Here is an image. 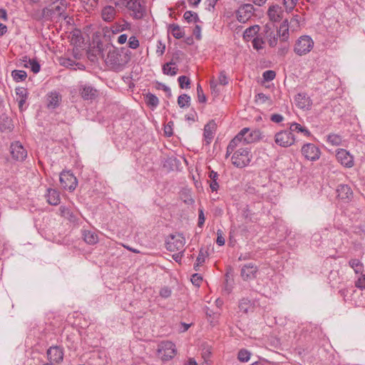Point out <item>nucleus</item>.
<instances>
[{"label": "nucleus", "mask_w": 365, "mask_h": 365, "mask_svg": "<svg viewBox=\"0 0 365 365\" xmlns=\"http://www.w3.org/2000/svg\"><path fill=\"white\" fill-rule=\"evenodd\" d=\"M46 197L48 203L51 205H57L60 203L61 197L59 192L55 189L48 188Z\"/></svg>", "instance_id": "24"}, {"label": "nucleus", "mask_w": 365, "mask_h": 365, "mask_svg": "<svg viewBox=\"0 0 365 365\" xmlns=\"http://www.w3.org/2000/svg\"><path fill=\"white\" fill-rule=\"evenodd\" d=\"M10 153L12 158L16 160H24L27 156V152L19 141H15L11 144Z\"/></svg>", "instance_id": "16"}, {"label": "nucleus", "mask_w": 365, "mask_h": 365, "mask_svg": "<svg viewBox=\"0 0 365 365\" xmlns=\"http://www.w3.org/2000/svg\"><path fill=\"white\" fill-rule=\"evenodd\" d=\"M171 289L167 287H163L160 291V295L163 298H168L171 295Z\"/></svg>", "instance_id": "57"}, {"label": "nucleus", "mask_w": 365, "mask_h": 365, "mask_svg": "<svg viewBox=\"0 0 365 365\" xmlns=\"http://www.w3.org/2000/svg\"><path fill=\"white\" fill-rule=\"evenodd\" d=\"M183 18L187 23H191L192 21L196 23L200 20L197 14L192 11H185L183 15Z\"/></svg>", "instance_id": "41"}, {"label": "nucleus", "mask_w": 365, "mask_h": 365, "mask_svg": "<svg viewBox=\"0 0 365 365\" xmlns=\"http://www.w3.org/2000/svg\"><path fill=\"white\" fill-rule=\"evenodd\" d=\"M281 42H287L289 38L288 21L285 19L276 30Z\"/></svg>", "instance_id": "20"}, {"label": "nucleus", "mask_w": 365, "mask_h": 365, "mask_svg": "<svg viewBox=\"0 0 365 365\" xmlns=\"http://www.w3.org/2000/svg\"><path fill=\"white\" fill-rule=\"evenodd\" d=\"M270 120L274 123H279L284 120V117L281 114L274 113L271 115Z\"/></svg>", "instance_id": "59"}, {"label": "nucleus", "mask_w": 365, "mask_h": 365, "mask_svg": "<svg viewBox=\"0 0 365 365\" xmlns=\"http://www.w3.org/2000/svg\"><path fill=\"white\" fill-rule=\"evenodd\" d=\"M336 158L343 166L350 168L354 165V156L345 149H339L336 153Z\"/></svg>", "instance_id": "15"}, {"label": "nucleus", "mask_w": 365, "mask_h": 365, "mask_svg": "<svg viewBox=\"0 0 365 365\" xmlns=\"http://www.w3.org/2000/svg\"><path fill=\"white\" fill-rule=\"evenodd\" d=\"M262 77L264 81H271L276 77V73L272 70H267L263 73Z\"/></svg>", "instance_id": "49"}, {"label": "nucleus", "mask_w": 365, "mask_h": 365, "mask_svg": "<svg viewBox=\"0 0 365 365\" xmlns=\"http://www.w3.org/2000/svg\"><path fill=\"white\" fill-rule=\"evenodd\" d=\"M193 34L197 39L200 40L201 38V27L199 25L195 26L193 30Z\"/></svg>", "instance_id": "64"}, {"label": "nucleus", "mask_w": 365, "mask_h": 365, "mask_svg": "<svg viewBox=\"0 0 365 365\" xmlns=\"http://www.w3.org/2000/svg\"><path fill=\"white\" fill-rule=\"evenodd\" d=\"M218 173L214 170H211L209 173V178L211 180L210 183V187L212 192L217 191L219 188V184L217 182Z\"/></svg>", "instance_id": "33"}, {"label": "nucleus", "mask_w": 365, "mask_h": 365, "mask_svg": "<svg viewBox=\"0 0 365 365\" xmlns=\"http://www.w3.org/2000/svg\"><path fill=\"white\" fill-rule=\"evenodd\" d=\"M281 8L279 6L274 5L269 8L267 14L272 21H278L280 20Z\"/></svg>", "instance_id": "28"}, {"label": "nucleus", "mask_w": 365, "mask_h": 365, "mask_svg": "<svg viewBox=\"0 0 365 365\" xmlns=\"http://www.w3.org/2000/svg\"><path fill=\"white\" fill-rule=\"evenodd\" d=\"M302 155L308 160L316 161L321 155L320 149L313 143H306L301 149Z\"/></svg>", "instance_id": "11"}, {"label": "nucleus", "mask_w": 365, "mask_h": 365, "mask_svg": "<svg viewBox=\"0 0 365 365\" xmlns=\"http://www.w3.org/2000/svg\"><path fill=\"white\" fill-rule=\"evenodd\" d=\"M254 11V6L252 4H245L237 11V19L241 23H245L252 16Z\"/></svg>", "instance_id": "14"}, {"label": "nucleus", "mask_w": 365, "mask_h": 365, "mask_svg": "<svg viewBox=\"0 0 365 365\" xmlns=\"http://www.w3.org/2000/svg\"><path fill=\"white\" fill-rule=\"evenodd\" d=\"M254 307V302L248 298H242L239 302L240 311L247 314Z\"/></svg>", "instance_id": "25"}, {"label": "nucleus", "mask_w": 365, "mask_h": 365, "mask_svg": "<svg viewBox=\"0 0 365 365\" xmlns=\"http://www.w3.org/2000/svg\"><path fill=\"white\" fill-rule=\"evenodd\" d=\"M128 51L125 48L119 49L113 47L107 54L106 62L114 66H120L129 61L130 55L128 54Z\"/></svg>", "instance_id": "1"}, {"label": "nucleus", "mask_w": 365, "mask_h": 365, "mask_svg": "<svg viewBox=\"0 0 365 365\" xmlns=\"http://www.w3.org/2000/svg\"><path fill=\"white\" fill-rule=\"evenodd\" d=\"M81 94L84 100H93L98 96V91L90 85H84L81 89Z\"/></svg>", "instance_id": "21"}, {"label": "nucleus", "mask_w": 365, "mask_h": 365, "mask_svg": "<svg viewBox=\"0 0 365 365\" xmlns=\"http://www.w3.org/2000/svg\"><path fill=\"white\" fill-rule=\"evenodd\" d=\"M252 46L256 50H259L263 48V45L264 43V41L262 38L255 37L252 40Z\"/></svg>", "instance_id": "48"}, {"label": "nucleus", "mask_w": 365, "mask_h": 365, "mask_svg": "<svg viewBox=\"0 0 365 365\" xmlns=\"http://www.w3.org/2000/svg\"><path fill=\"white\" fill-rule=\"evenodd\" d=\"M178 103L180 108L189 107L190 105V97L187 94H182L178 98Z\"/></svg>", "instance_id": "43"}, {"label": "nucleus", "mask_w": 365, "mask_h": 365, "mask_svg": "<svg viewBox=\"0 0 365 365\" xmlns=\"http://www.w3.org/2000/svg\"><path fill=\"white\" fill-rule=\"evenodd\" d=\"M130 29V24L125 19H122L120 21L115 22L110 27V29L113 34L120 33L125 30H129Z\"/></svg>", "instance_id": "23"}, {"label": "nucleus", "mask_w": 365, "mask_h": 365, "mask_svg": "<svg viewBox=\"0 0 365 365\" xmlns=\"http://www.w3.org/2000/svg\"><path fill=\"white\" fill-rule=\"evenodd\" d=\"M158 89H162L163 91H165L167 94V96L168 98H170L171 96H172V93H171V90L170 88L167 86L166 85L163 84V83H158Z\"/></svg>", "instance_id": "58"}, {"label": "nucleus", "mask_w": 365, "mask_h": 365, "mask_svg": "<svg viewBox=\"0 0 365 365\" xmlns=\"http://www.w3.org/2000/svg\"><path fill=\"white\" fill-rule=\"evenodd\" d=\"M251 149L248 147L239 148L232 156V163L237 168L247 166L252 160Z\"/></svg>", "instance_id": "2"}, {"label": "nucleus", "mask_w": 365, "mask_h": 365, "mask_svg": "<svg viewBox=\"0 0 365 365\" xmlns=\"http://www.w3.org/2000/svg\"><path fill=\"white\" fill-rule=\"evenodd\" d=\"M203 135L207 144H210L214 138V127H211L210 124H206L204 128Z\"/></svg>", "instance_id": "37"}, {"label": "nucleus", "mask_w": 365, "mask_h": 365, "mask_svg": "<svg viewBox=\"0 0 365 365\" xmlns=\"http://www.w3.org/2000/svg\"><path fill=\"white\" fill-rule=\"evenodd\" d=\"M216 243L219 246H222L225 243V238L222 237V231L220 230H217V240H216Z\"/></svg>", "instance_id": "60"}, {"label": "nucleus", "mask_w": 365, "mask_h": 365, "mask_svg": "<svg viewBox=\"0 0 365 365\" xmlns=\"http://www.w3.org/2000/svg\"><path fill=\"white\" fill-rule=\"evenodd\" d=\"M145 98L146 104L152 108H156L159 104L158 98L151 93H147L145 96Z\"/></svg>", "instance_id": "31"}, {"label": "nucleus", "mask_w": 365, "mask_h": 365, "mask_svg": "<svg viewBox=\"0 0 365 365\" xmlns=\"http://www.w3.org/2000/svg\"><path fill=\"white\" fill-rule=\"evenodd\" d=\"M123 8L130 11V15L134 19H141L145 14V8L141 4V0H127Z\"/></svg>", "instance_id": "5"}, {"label": "nucleus", "mask_w": 365, "mask_h": 365, "mask_svg": "<svg viewBox=\"0 0 365 365\" xmlns=\"http://www.w3.org/2000/svg\"><path fill=\"white\" fill-rule=\"evenodd\" d=\"M191 281L193 284L199 287L202 281V277L200 274L196 273L192 275Z\"/></svg>", "instance_id": "56"}, {"label": "nucleus", "mask_w": 365, "mask_h": 365, "mask_svg": "<svg viewBox=\"0 0 365 365\" xmlns=\"http://www.w3.org/2000/svg\"><path fill=\"white\" fill-rule=\"evenodd\" d=\"M219 83L222 86H226L228 84V78L227 76L226 72L225 71H222L220 73L218 77Z\"/></svg>", "instance_id": "53"}, {"label": "nucleus", "mask_w": 365, "mask_h": 365, "mask_svg": "<svg viewBox=\"0 0 365 365\" xmlns=\"http://www.w3.org/2000/svg\"><path fill=\"white\" fill-rule=\"evenodd\" d=\"M59 180L61 187L70 192L73 191L78 185L76 178L70 171H62L60 174Z\"/></svg>", "instance_id": "10"}, {"label": "nucleus", "mask_w": 365, "mask_h": 365, "mask_svg": "<svg viewBox=\"0 0 365 365\" xmlns=\"http://www.w3.org/2000/svg\"><path fill=\"white\" fill-rule=\"evenodd\" d=\"M255 103L258 105L267 103L268 106H271L272 101L269 96L259 93L255 96Z\"/></svg>", "instance_id": "34"}, {"label": "nucleus", "mask_w": 365, "mask_h": 365, "mask_svg": "<svg viewBox=\"0 0 365 365\" xmlns=\"http://www.w3.org/2000/svg\"><path fill=\"white\" fill-rule=\"evenodd\" d=\"M259 31L258 25L252 26L245 29L243 34V37L245 40L249 41L251 38L254 37Z\"/></svg>", "instance_id": "32"}, {"label": "nucleus", "mask_w": 365, "mask_h": 365, "mask_svg": "<svg viewBox=\"0 0 365 365\" xmlns=\"http://www.w3.org/2000/svg\"><path fill=\"white\" fill-rule=\"evenodd\" d=\"M275 143L282 148H287L295 143V137L289 130H281L274 135Z\"/></svg>", "instance_id": "8"}, {"label": "nucleus", "mask_w": 365, "mask_h": 365, "mask_svg": "<svg viewBox=\"0 0 365 365\" xmlns=\"http://www.w3.org/2000/svg\"><path fill=\"white\" fill-rule=\"evenodd\" d=\"M264 34L269 46L272 48L275 47L277 44L278 34L272 23L265 24L264 26Z\"/></svg>", "instance_id": "13"}, {"label": "nucleus", "mask_w": 365, "mask_h": 365, "mask_svg": "<svg viewBox=\"0 0 365 365\" xmlns=\"http://www.w3.org/2000/svg\"><path fill=\"white\" fill-rule=\"evenodd\" d=\"M61 215L70 221H74L76 219L73 212L66 206H61L59 208Z\"/></svg>", "instance_id": "38"}, {"label": "nucleus", "mask_w": 365, "mask_h": 365, "mask_svg": "<svg viewBox=\"0 0 365 365\" xmlns=\"http://www.w3.org/2000/svg\"><path fill=\"white\" fill-rule=\"evenodd\" d=\"M314 46V41L309 36H302L297 41L294 51L299 56L309 53Z\"/></svg>", "instance_id": "7"}, {"label": "nucleus", "mask_w": 365, "mask_h": 365, "mask_svg": "<svg viewBox=\"0 0 365 365\" xmlns=\"http://www.w3.org/2000/svg\"><path fill=\"white\" fill-rule=\"evenodd\" d=\"M296 106L301 109H309L312 106V101L306 93H299L295 96Z\"/></svg>", "instance_id": "17"}, {"label": "nucleus", "mask_w": 365, "mask_h": 365, "mask_svg": "<svg viewBox=\"0 0 365 365\" xmlns=\"http://www.w3.org/2000/svg\"><path fill=\"white\" fill-rule=\"evenodd\" d=\"M13 79L16 82L24 81L27 77V73L24 71L14 70L11 72Z\"/></svg>", "instance_id": "39"}, {"label": "nucleus", "mask_w": 365, "mask_h": 365, "mask_svg": "<svg viewBox=\"0 0 365 365\" xmlns=\"http://www.w3.org/2000/svg\"><path fill=\"white\" fill-rule=\"evenodd\" d=\"M297 0H284V4L287 9H292L297 4Z\"/></svg>", "instance_id": "62"}, {"label": "nucleus", "mask_w": 365, "mask_h": 365, "mask_svg": "<svg viewBox=\"0 0 365 365\" xmlns=\"http://www.w3.org/2000/svg\"><path fill=\"white\" fill-rule=\"evenodd\" d=\"M258 270V267L255 264L250 262L242 267L240 276L244 281H250L257 277Z\"/></svg>", "instance_id": "12"}, {"label": "nucleus", "mask_w": 365, "mask_h": 365, "mask_svg": "<svg viewBox=\"0 0 365 365\" xmlns=\"http://www.w3.org/2000/svg\"><path fill=\"white\" fill-rule=\"evenodd\" d=\"M205 314L207 317V320L213 326L217 322L220 315V313L214 312L208 307L206 308Z\"/></svg>", "instance_id": "36"}, {"label": "nucleus", "mask_w": 365, "mask_h": 365, "mask_svg": "<svg viewBox=\"0 0 365 365\" xmlns=\"http://www.w3.org/2000/svg\"><path fill=\"white\" fill-rule=\"evenodd\" d=\"M262 133L259 130L256 129L251 130L249 128H242L235 137H239L237 144L240 146L252 143L261 138Z\"/></svg>", "instance_id": "3"}, {"label": "nucleus", "mask_w": 365, "mask_h": 365, "mask_svg": "<svg viewBox=\"0 0 365 365\" xmlns=\"http://www.w3.org/2000/svg\"><path fill=\"white\" fill-rule=\"evenodd\" d=\"M303 128V126H302L299 123H292L290 126L289 130L291 131L292 133L294 132L297 133H301Z\"/></svg>", "instance_id": "55"}, {"label": "nucleus", "mask_w": 365, "mask_h": 365, "mask_svg": "<svg viewBox=\"0 0 365 365\" xmlns=\"http://www.w3.org/2000/svg\"><path fill=\"white\" fill-rule=\"evenodd\" d=\"M16 94L18 96L17 99L23 98V99H27L28 98V92L26 89L24 88H18L16 89Z\"/></svg>", "instance_id": "52"}, {"label": "nucleus", "mask_w": 365, "mask_h": 365, "mask_svg": "<svg viewBox=\"0 0 365 365\" xmlns=\"http://www.w3.org/2000/svg\"><path fill=\"white\" fill-rule=\"evenodd\" d=\"M158 356L163 361L173 359L176 354L175 345L170 341H162L158 346Z\"/></svg>", "instance_id": "4"}, {"label": "nucleus", "mask_w": 365, "mask_h": 365, "mask_svg": "<svg viewBox=\"0 0 365 365\" xmlns=\"http://www.w3.org/2000/svg\"><path fill=\"white\" fill-rule=\"evenodd\" d=\"M251 354L246 349H241L238 352L237 359L242 362H247L250 358Z\"/></svg>", "instance_id": "45"}, {"label": "nucleus", "mask_w": 365, "mask_h": 365, "mask_svg": "<svg viewBox=\"0 0 365 365\" xmlns=\"http://www.w3.org/2000/svg\"><path fill=\"white\" fill-rule=\"evenodd\" d=\"M289 49V43L287 42H281L280 41V46L278 48L277 53L278 55L281 56H284L287 54Z\"/></svg>", "instance_id": "47"}, {"label": "nucleus", "mask_w": 365, "mask_h": 365, "mask_svg": "<svg viewBox=\"0 0 365 365\" xmlns=\"http://www.w3.org/2000/svg\"><path fill=\"white\" fill-rule=\"evenodd\" d=\"M349 266L354 270L356 274L361 273L363 271V264L357 259H351L349 262Z\"/></svg>", "instance_id": "40"}, {"label": "nucleus", "mask_w": 365, "mask_h": 365, "mask_svg": "<svg viewBox=\"0 0 365 365\" xmlns=\"http://www.w3.org/2000/svg\"><path fill=\"white\" fill-rule=\"evenodd\" d=\"M176 64L175 61L171 60L170 62L165 63L163 66V73L165 75L174 76L177 74L178 68L177 67H172Z\"/></svg>", "instance_id": "27"}, {"label": "nucleus", "mask_w": 365, "mask_h": 365, "mask_svg": "<svg viewBox=\"0 0 365 365\" xmlns=\"http://www.w3.org/2000/svg\"><path fill=\"white\" fill-rule=\"evenodd\" d=\"M168 30L171 32L173 37L177 39L182 38L185 35V32L182 31V29L175 24H170L169 26Z\"/></svg>", "instance_id": "30"}, {"label": "nucleus", "mask_w": 365, "mask_h": 365, "mask_svg": "<svg viewBox=\"0 0 365 365\" xmlns=\"http://www.w3.org/2000/svg\"><path fill=\"white\" fill-rule=\"evenodd\" d=\"M205 218L203 210L200 209V210H199L198 223H197L198 226L200 227H202L205 223Z\"/></svg>", "instance_id": "61"}, {"label": "nucleus", "mask_w": 365, "mask_h": 365, "mask_svg": "<svg viewBox=\"0 0 365 365\" xmlns=\"http://www.w3.org/2000/svg\"><path fill=\"white\" fill-rule=\"evenodd\" d=\"M185 239L180 233L170 235L166 240V248L170 252L184 250Z\"/></svg>", "instance_id": "6"}, {"label": "nucleus", "mask_w": 365, "mask_h": 365, "mask_svg": "<svg viewBox=\"0 0 365 365\" xmlns=\"http://www.w3.org/2000/svg\"><path fill=\"white\" fill-rule=\"evenodd\" d=\"M22 61L25 63L24 66L26 67H29L34 73L39 72L41 66L36 59H31L27 56H24L23 57Z\"/></svg>", "instance_id": "26"}, {"label": "nucleus", "mask_w": 365, "mask_h": 365, "mask_svg": "<svg viewBox=\"0 0 365 365\" xmlns=\"http://www.w3.org/2000/svg\"><path fill=\"white\" fill-rule=\"evenodd\" d=\"M211 355V351L209 348H204L202 349V356L205 359V361H207Z\"/></svg>", "instance_id": "63"}, {"label": "nucleus", "mask_w": 365, "mask_h": 365, "mask_svg": "<svg viewBox=\"0 0 365 365\" xmlns=\"http://www.w3.org/2000/svg\"><path fill=\"white\" fill-rule=\"evenodd\" d=\"M239 140V137H235L230 140L227 147L226 158H227L235 150V148L240 147V145L237 144Z\"/></svg>", "instance_id": "42"}, {"label": "nucleus", "mask_w": 365, "mask_h": 365, "mask_svg": "<svg viewBox=\"0 0 365 365\" xmlns=\"http://www.w3.org/2000/svg\"><path fill=\"white\" fill-rule=\"evenodd\" d=\"M207 256V252L205 251L203 248H201L194 264V269L195 271H197L199 269V267L205 262Z\"/></svg>", "instance_id": "35"}, {"label": "nucleus", "mask_w": 365, "mask_h": 365, "mask_svg": "<svg viewBox=\"0 0 365 365\" xmlns=\"http://www.w3.org/2000/svg\"><path fill=\"white\" fill-rule=\"evenodd\" d=\"M178 81L180 88H188L190 87V81L188 77L185 76H180Z\"/></svg>", "instance_id": "46"}, {"label": "nucleus", "mask_w": 365, "mask_h": 365, "mask_svg": "<svg viewBox=\"0 0 365 365\" xmlns=\"http://www.w3.org/2000/svg\"><path fill=\"white\" fill-rule=\"evenodd\" d=\"M48 108L54 109L57 108L61 101V95L56 91L51 92L47 96Z\"/></svg>", "instance_id": "22"}, {"label": "nucleus", "mask_w": 365, "mask_h": 365, "mask_svg": "<svg viewBox=\"0 0 365 365\" xmlns=\"http://www.w3.org/2000/svg\"><path fill=\"white\" fill-rule=\"evenodd\" d=\"M327 142L333 145H339L341 143V138L336 134H329L327 136Z\"/></svg>", "instance_id": "44"}, {"label": "nucleus", "mask_w": 365, "mask_h": 365, "mask_svg": "<svg viewBox=\"0 0 365 365\" xmlns=\"http://www.w3.org/2000/svg\"><path fill=\"white\" fill-rule=\"evenodd\" d=\"M46 356L48 363L54 364H60L63 361L64 349L61 346H51L46 351Z\"/></svg>", "instance_id": "9"}, {"label": "nucleus", "mask_w": 365, "mask_h": 365, "mask_svg": "<svg viewBox=\"0 0 365 365\" xmlns=\"http://www.w3.org/2000/svg\"><path fill=\"white\" fill-rule=\"evenodd\" d=\"M197 93L198 101L200 103H205L206 100H207L206 96L204 94L202 88L200 84H197Z\"/></svg>", "instance_id": "50"}, {"label": "nucleus", "mask_w": 365, "mask_h": 365, "mask_svg": "<svg viewBox=\"0 0 365 365\" xmlns=\"http://www.w3.org/2000/svg\"><path fill=\"white\" fill-rule=\"evenodd\" d=\"M355 286L360 289H365V274H362L355 282Z\"/></svg>", "instance_id": "54"}, {"label": "nucleus", "mask_w": 365, "mask_h": 365, "mask_svg": "<svg viewBox=\"0 0 365 365\" xmlns=\"http://www.w3.org/2000/svg\"><path fill=\"white\" fill-rule=\"evenodd\" d=\"M140 43L136 36H132L128 39V46L132 49H136L138 48Z\"/></svg>", "instance_id": "51"}, {"label": "nucleus", "mask_w": 365, "mask_h": 365, "mask_svg": "<svg viewBox=\"0 0 365 365\" xmlns=\"http://www.w3.org/2000/svg\"><path fill=\"white\" fill-rule=\"evenodd\" d=\"M117 15L115 6L107 5L102 8L101 16L103 21L112 22Z\"/></svg>", "instance_id": "18"}, {"label": "nucleus", "mask_w": 365, "mask_h": 365, "mask_svg": "<svg viewBox=\"0 0 365 365\" xmlns=\"http://www.w3.org/2000/svg\"><path fill=\"white\" fill-rule=\"evenodd\" d=\"M84 241L89 245H94L98 242V235L92 231L84 230L83 232Z\"/></svg>", "instance_id": "29"}, {"label": "nucleus", "mask_w": 365, "mask_h": 365, "mask_svg": "<svg viewBox=\"0 0 365 365\" xmlns=\"http://www.w3.org/2000/svg\"><path fill=\"white\" fill-rule=\"evenodd\" d=\"M336 192L338 197L345 201L350 200L353 196L352 190L347 185H339L337 187Z\"/></svg>", "instance_id": "19"}]
</instances>
